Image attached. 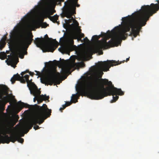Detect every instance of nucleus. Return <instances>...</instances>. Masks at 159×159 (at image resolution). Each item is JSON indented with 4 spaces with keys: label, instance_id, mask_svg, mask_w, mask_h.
Wrapping results in <instances>:
<instances>
[{
    "label": "nucleus",
    "instance_id": "obj_7",
    "mask_svg": "<svg viewBox=\"0 0 159 159\" xmlns=\"http://www.w3.org/2000/svg\"><path fill=\"white\" fill-rule=\"evenodd\" d=\"M119 64L117 61L113 60L99 62L96 66L94 67L92 72L94 76L101 78L103 74V71H107L111 66Z\"/></svg>",
    "mask_w": 159,
    "mask_h": 159
},
{
    "label": "nucleus",
    "instance_id": "obj_30",
    "mask_svg": "<svg viewBox=\"0 0 159 159\" xmlns=\"http://www.w3.org/2000/svg\"><path fill=\"white\" fill-rule=\"evenodd\" d=\"M41 25H42V27H44V28H45V27H47V25H47V23H46V22H43L41 24Z\"/></svg>",
    "mask_w": 159,
    "mask_h": 159
},
{
    "label": "nucleus",
    "instance_id": "obj_5",
    "mask_svg": "<svg viewBox=\"0 0 159 159\" xmlns=\"http://www.w3.org/2000/svg\"><path fill=\"white\" fill-rule=\"evenodd\" d=\"M14 77H16L17 80H20L22 83L27 82V86L30 91V93L35 97L34 98V102L37 100L38 103L39 104L43 101L48 100L49 99V96H47L46 95H40L41 91L38 89L36 85L32 82V80H29V76L28 75H26L25 76V80L18 74L15 75Z\"/></svg>",
    "mask_w": 159,
    "mask_h": 159
},
{
    "label": "nucleus",
    "instance_id": "obj_20",
    "mask_svg": "<svg viewBox=\"0 0 159 159\" xmlns=\"http://www.w3.org/2000/svg\"><path fill=\"white\" fill-rule=\"evenodd\" d=\"M1 89L5 94H8L9 89L5 85H3L1 87Z\"/></svg>",
    "mask_w": 159,
    "mask_h": 159
},
{
    "label": "nucleus",
    "instance_id": "obj_10",
    "mask_svg": "<svg viewBox=\"0 0 159 159\" xmlns=\"http://www.w3.org/2000/svg\"><path fill=\"white\" fill-rule=\"evenodd\" d=\"M32 33L26 36H21L17 41L18 45L20 48H28L33 40Z\"/></svg>",
    "mask_w": 159,
    "mask_h": 159
},
{
    "label": "nucleus",
    "instance_id": "obj_11",
    "mask_svg": "<svg viewBox=\"0 0 159 159\" xmlns=\"http://www.w3.org/2000/svg\"><path fill=\"white\" fill-rule=\"evenodd\" d=\"M74 44V41L73 40H72L71 41L70 44H67L66 46H65L61 48H58V49L60 50V51L62 53H67L69 52V50L71 49L72 48V46H73Z\"/></svg>",
    "mask_w": 159,
    "mask_h": 159
},
{
    "label": "nucleus",
    "instance_id": "obj_15",
    "mask_svg": "<svg viewBox=\"0 0 159 159\" xmlns=\"http://www.w3.org/2000/svg\"><path fill=\"white\" fill-rule=\"evenodd\" d=\"M7 57L9 59V61L11 63H13L16 61L18 60L17 55L16 53H13L11 55H8Z\"/></svg>",
    "mask_w": 159,
    "mask_h": 159
},
{
    "label": "nucleus",
    "instance_id": "obj_24",
    "mask_svg": "<svg viewBox=\"0 0 159 159\" xmlns=\"http://www.w3.org/2000/svg\"><path fill=\"white\" fill-rule=\"evenodd\" d=\"M100 35L99 36H98L97 35H93L92 37V39L94 41H98L100 38Z\"/></svg>",
    "mask_w": 159,
    "mask_h": 159
},
{
    "label": "nucleus",
    "instance_id": "obj_3",
    "mask_svg": "<svg viewBox=\"0 0 159 159\" xmlns=\"http://www.w3.org/2000/svg\"><path fill=\"white\" fill-rule=\"evenodd\" d=\"M37 111L36 114L30 118L27 121L26 125L24 126L26 134L31 129L33 125L38 124H42L45 120L50 117L51 115V110L49 109L46 104H43L42 106L36 105Z\"/></svg>",
    "mask_w": 159,
    "mask_h": 159
},
{
    "label": "nucleus",
    "instance_id": "obj_33",
    "mask_svg": "<svg viewBox=\"0 0 159 159\" xmlns=\"http://www.w3.org/2000/svg\"><path fill=\"white\" fill-rule=\"evenodd\" d=\"M19 54L20 55V57L21 58H23L24 57V55L23 54H22L20 50H19Z\"/></svg>",
    "mask_w": 159,
    "mask_h": 159
},
{
    "label": "nucleus",
    "instance_id": "obj_44",
    "mask_svg": "<svg viewBox=\"0 0 159 159\" xmlns=\"http://www.w3.org/2000/svg\"><path fill=\"white\" fill-rule=\"evenodd\" d=\"M15 124H16L15 122H14V123H13V125H14Z\"/></svg>",
    "mask_w": 159,
    "mask_h": 159
},
{
    "label": "nucleus",
    "instance_id": "obj_26",
    "mask_svg": "<svg viewBox=\"0 0 159 159\" xmlns=\"http://www.w3.org/2000/svg\"><path fill=\"white\" fill-rule=\"evenodd\" d=\"M77 34L79 37L81 38L84 37V34L82 33L81 32V30L80 29L79 31V33L78 34Z\"/></svg>",
    "mask_w": 159,
    "mask_h": 159
},
{
    "label": "nucleus",
    "instance_id": "obj_38",
    "mask_svg": "<svg viewBox=\"0 0 159 159\" xmlns=\"http://www.w3.org/2000/svg\"><path fill=\"white\" fill-rule=\"evenodd\" d=\"M101 35L102 36H106L107 35V34L105 33L101 32Z\"/></svg>",
    "mask_w": 159,
    "mask_h": 159
},
{
    "label": "nucleus",
    "instance_id": "obj_29",
    "mask_svg": "<svg viewBox=\"0 0 159 159\" xmlns=\"http://www.w3.org/2000/svg\"><path fill=\"white\" fill-rule=\"evenodd\" d=\"M72 102L71 101L68 102H66L65 104L64 105H65V106H66V107L72 104Z\"/></svg>",
    "mask_w": 159,
    "mask_h": 159
},
{
    "label": "nucleus",
    "instance_id": "obj_39",
    "mask_svg": "<svg viewBox=\"0 0 159 159\" xmlns=\"http://www.w3.org/2000/svg\"><path fill=\"white\" fill-rule=\"evenodd\" d=\"M29 73L30 75L32 76H33L34 74V73L33 72H32L31 71L29 72Z\"/></svg>",
    "mask_w": 159,
    "mask_h": 159
},
{
    "label": "nucleus",
    "instance_id": "obj_37",
    "mask_svg": "<svg viewBox=\"0 0 159 159\" xmlns=\"http://www.w3.org/2000/svg\"><path fill=\"white\" fill-rule=\"evenodd\" d=\"M71 20L69 19L68 20H66V22L67 23H68L69 24H70L72 22Z\"/></svg>",
    "mask_w": 159,
    "mask_h": 159
},
{
    "label": "nucleus",
    "instance_id": "obj_45",
    "mask_svg": "<svg viewBox=\"0 0 159 159\" xmlns=\"http://www.w3.org/2000/svg\"><path fill=\"white\" fill-rule=\"evenodd\" d=\"M108 32H109V34H110V31L109 30H108Z\"/></svg>",
    "mask_w": 159,
    "mask_h": 159
},
{
    "label": "nucleus",
    "instance_id": "obj_34",
    "mask_svg": "<svg viewBox=\"0 0 159 159\" xmlns=\"http://www.w3.org/2000/svg\"><path fill=\"white\" fill-rule=\"evenodd\" d=\"M87 43H89L90 41L87 37H85L83 39V41Z\"/></svg>",
    "mask_w": 159,
    "mask_h": 159
},
{
    "label": "nucleus",
    "instance_id": "obj_31",
    "mask_svg": "<svg viewBox=\"0 0 159 159\" xmlns=\"http://www.w3.org/2000/svg\"><path fill=\"white\" fill-rule=\"evenodd\" d=\"M17 134L18 135V136L20 137L24 136V133L21 131L20 132L19 134Z\"/></svg>",
    "mask_w": 159,
    "mask_h": 159
},
{
    "label": "nucleus",
    "instance_id": "obj_23",
    "mask_svg": "<svg viewBox=\"0 0 159 159\" xmlns=\"http://www.w3.org/2000/svg\"><path fill=\"white\" fill-rule=\"evenodd\" d=\"M73 38L74 39H77L78 41H80L82 42H83V40H82L81 39V38L78 36L77 34H75L73 36Z\"/></svg>",
    "mask_w": 159,
    "mask_h": 159
},
{
    "label": "nucleus",
    "instance_id": "obj_14",
    "mask_svg": "<svg viewBox=\"0 0 159 159\" xmlns=\"http://www.w3.org/2000/svg\"><path fill=\"white\" fill-rule=\"evenodd\" d=\"M91 53V51L89 49L85 50L83 52L82 54L78 57L79 60H82L84 58H86L90 56Z\"/></svg>",
    "mask_w": 159,
    "mask_h": 159
},
{
    "label": "nucleus",
    "instance_id": "obj_8",
    "mask_svg": "<svg viewBox=\"0 0 159 159\" xmlns=\"http://www.w3.org/2000/svg\"><path fill=\"white\" fill-rule=\"evenodd\" d=\"M45 37L47 39L42 37L37 38L34 41V43L38 47L43 48L45 52H53L57 48V45L53 42H49V40L52 39L49 38L47 34H46Z\"/></svg>",
    "mask_w": 159,
    "mask_h": 159
},
{
    "label": "nucleus",
    "instance_id": "obj_18",
    "mask_svg": "<svg viewBox=\"0 0 159 159\" xmlns=\"http://www.w3.org/2000/svg\"><path fill=\"white\" fill-rule=\"evenodd\" d=\"M7 37L4 36L3 38H2L0 41V49L2 50L5 45L6 42V40Z\"/></svg>",
    "mask_w": 159,
    "mask_h": 159
},
{
    "label": "nucleus",
    "instance_id": "obj_40",
    "mask_svg": "<svg viewBox=\"0 0 159 159\" xmlns=\"http://www.w3.org/2000/svg\"><path fill=\"white\" fill-rule=\"evenodd\" d=\"M129 57L126 58V61L127 62L128 61H129Z\"/></svg>",
    "mask_w": 159,
    "mask_h": 159
},
{
    "label": "nucleus",
    "instance_id": "obj_49",
    "mask_svg": "<svg viewBox=\"0 0 159 159\" xmlns=\"http://www.w3.org/2000/svg\"><path fill=\"white\" fill-rule=\"evenodd\" d=\"M38 72L39 74H40V73H39V72Z\"/></svg>",
    "mask_w": 159,
    "mask_h": 159
},
{
    "label": "nucleus",
    "instance_id": "obj_12",
    "mask_svg": "<svg viewBox=\"0 0 159 159\" xmlns=\"http://www.w3.org/2000/svg\"><path fill=\"white\" fill-rule=\"evenodd\" d=\"M9 101V97L4 96L2 97V101L0 102V106H1L2 107L0 108V114L4 111L6 104Z\"/></svg>",
    "mask_w": 159,
    "mask_h": 159
},
{
    "label": "nucleus",
    "instance_id": "obj_41",
    "mask_svg": "<svg viewBox=\"0 0 159 159\" xmlns=\"http://www.w3.org/2000/svg\"><path fill=\"white\" fill-rule=\"evenodd\" d=\"M103 53V52L102 51H101L100 53V54H102Z\"/></svg>",
    "mask_w": 159,
    "mask_h": 159
},
{
    "label": "nucleus",
    "instance_id": "obj_48",
    "mask_svg": "<svg viewBox=\"0 0 159 159\" xmlns=\"http://www.w3.org/2000/svg\"><path fill=\"white\" fill-rule=\"evenodd\" d=\"M53 13H52L51 14V15H52L53 14Z\"/></svg>",
    "mask_w": 159,
    "mask_h": 159
},
{
    "label": "nucleus",
    "instance_id": "obj_9",
    "mask_svg": "<svg viewBox=\"0 0 159 159\" xmlns=\"http://www.w3.org/2000/svg\"><path fill=\"white\" fill-rule=\"evenodd\" d=\"M78 0H70L68 2H65V5L63 9V16L68 18H71V21L74 22V19L72 16L76 14V5Z\"/></svg>",
    "mask_w": 159,
    "mask_h": 159
},
{
    "label": "nucleus",
    "instance_id": "obj_46",
    "mask_svg": "<svg viewBox=\"0 0 159 159\" xmlns=\"http://www.w3.org/2000/svg\"><path fill=\"white\" fill-rule=\"evenodd\" d=\"M54 61H57V62H59V61H56V60H54Z\"/></svg>",
    "mask_w": 159,
    "mask_h": 159
},
{
    "label": "nucleus",
    "instance_id": "obj_47",
    "mask_svg": "<svg viewBox=\"0 0 159 159\" xmlns=\"http://www.w3.org/2000/svg\"><path fill=\"white\" fill-rule=\"evenodd\" d=\"M26 71H27V72H29V70H26Z\"/></svg>",
    "mask_w": 159,
    "mask_h": 159
},
{
    "label": "nucleus",
    "instance_id": "obj_35",
    "mask_svg": "<svg viewBox=\"0 0 159 159\" xmlns=\"http://www.w3.org/2000/svg\"><path fill=\"white\" fill-rule=\"evenodd\" d=\"M34 125V128L35 130L38 129H39L40 128L39 126L38 125H36V124H35V125Z\"/></svg>",
    "mask_w": 159,
    "mask_h": 159
},
{
    "label": "nucleus",
    "instance_id": "obj_21",
    "mask_svg": "<svg viewBox=\"0 0 159 159\" xmlns=\"http://www.w3.org/2000/svg\"><path fill=\"white\" fill-rule=\"evenodd\" d=\"M75 59H74L73 60V61H75ZM74 64L75 65L79 67H84L85 65V64L83 62L75 63V62H74Z\"/></svg>",
    "mask_w": 159,
    "mask_h": 159
},
{
    "label": "nucleus",
    "instance_id": "obj_25",
    "mask_svg": "<svg viewBox=\"0 0 159 159\" xmlns=\"http://www.w3.org/2000/svg\"><path fill=\"white\" fill-rule=\"evenodd\" d=\"M16 32L15 31H13L12 33L11 34V37L13 39H15L16 36Z\"/></svg>",
    "mask_w": 159,
    "mask_h": 159
},
{
    "label": "nucleus",
    "instance_id": "obj_43",
    "mask_svg": "<svg viewBox=\"0 0 159 159\" xmlns=\"http://www.w3.org/2000/svg\"><path fill=\"white\" fill-rule=\"evenodd\" d=\"M43 19H42V20H41V22H43Z\"/></svg>",
    "mask_w": 159,
    "mask_h": 159
},
{
    "label": "nucleus",
    "instance_id": "obj_32",
    "mask_svg": "<svg viewBox=\"0 0 159 159\" xmlns=\"http://www.w3.org/2000/svg\"><path fill=\"white\" fill-rule=\"evenodd\" d=\"M53 2L55 3H57V2H58L59 3H60L61 2H63V0H53Z\"/></svg>",
    "mask_w": 159,
    "mask_h": 159
},
{
    "label": "nucleus",
    "instance_id": "obj_16",
    "mask_svg": "<svg viewBox=\"0 0 159 159\" xmlns=\"http://www.w3.org/2000/svg\"><path fill=\"white\" fill-rule=\"evenodd\" d=\"M17 108L19 109V111H20L24 107L26 108L29 107L30 105L21 102H19L17 104Z\"/></svg>",
    "mask_w": 159,
    "mask_h": 159
},
{
    "label": "nucleus",
    "instance_id": "obj_36",
    "mask_svg": "<svg viewBox=\"0 0 159 159\" xmlns=\"http://www.w3.org/2000/svg\"><path fill=\"white\" fill-rule=\"evenodd\" d=\"M62 106V107H61L60 108V110L61 112H62V110L63 109H64L66 107V106H65V105H63Z\"/></svg>",
    "mask_w": 159,
    "mask_h": 159
},
{
    "label": "nucleus",
    "instance_id": "obj_42",
    "mask_svg": "<svg viewBox=\"0 0 159 159\" xmlns=\"http://www.w3.org/2000/svg\"><path fill=\"white\" fill-rule=\"evenodd\" d=\"M76 6L77 7H79L80 6V5L77 4Z\"/></svg>",
    "mask_w": 159,
    "mask_h": 159
},
{
    "label": "nucleus",
    "instance_id": "obj_19",
    "mask_svg": "<svg viewBox=\"0 0 159 159\" xmlns=\"http://www.w3.org/2000/svg\"><path fill=\"white\" fill-rule=\"evenodd\" d=\"M49 18L53 22L57 23L58 24H59V22L57 21L58 18V16L57 15H55L53 16H49Z\"/></svg>",
    "mask_w": 159,
    "mask_h": 159
},
{
    "label": "nucleus",
    "instance_id": "obj_17",
    "mask_svg": "<svg viewBox=\"0 0 159 159\" xmlns=\"http://www.w3.org/2000/svg\"><path fill=\"white\" fill-rule=\"evenodd\" d=\"M26 71L22 72L20 73V75H21L22 76H20V77H22V78H23L24 79V80H25V75L24 76H23V75H24V74H25V73H26ZM17 74H18V73H17L16 74V75H17ZM19 75H20L19 74ZM15 75H13V77H12V78H11V82L12 83V84H14V83H15V81H16V80H18V81H20V82H21V83H22L21 82L20 80H17V79H16V77H14V76Z\"/></svg>",
    "mask_w": 159,
    "mask_h": 159
},
{
    "label": "nucleus",
    "instance_id": "obj_1",
    "mask_svg": "<svg viewBox=\"0 0 159 159\" xmlns=\"http://www.w3.org/2000/svg\"><path fill=\"white\" fill-rule=\"evenodd\" d=\"M158 4L152 3L150 6H144L139 11L133 13L131 16L122 18L124 19L121 30L118 35L112 38L107 43L106 39L102 41H99V44L95 47L93 51L98 53L102 49L108 48L111 47L117 46L120 38L125 40L128 36L126 33L129 31L131 28L130 34H132L135 38L139 34L140 29L142 26H144L150 17L152 16L159 10V0H156Z\"/></svg>",
    "mask_w": 159,
    "mask_h": 159
},
{
    "label": "nucleus",
    "instance_id": "obj_6",
    "mask_svg": "<svg viewBox=\"0 0 159 159\" xmlns=\"http://www.w3.org/2000/svg\"><path fill=\"white\" fill-rule=\"evenodd\" d=\"M67 72V70L66 68L61 69V74L56 71V70L54 69L51 71L47 76H45L41 79V82L45 85H52L53 83L54 85L59 84L60 79L62 77V75L66 74Z\"/></svg>",
    "mask_w": 159,
    "mask_h": 159
},
{
    "label": "nucleus",
    "instance_id": "obj_2",
    "mask_svg": "<svg viewBox=\"0 0 159 159\" xmlns=\"http://www.w3.org/2000/svg\"><path fill=\"white\" fill-rule=\"evenodd\" d=\"M80 95L77 96L73 94L71 100L73 102H78L77 99L80 96L85 94L89 98L94 100H99L108 96H113L111 103L115 102L119 98L118 95H123L124 92L120 89L115 87L112 82L106 79H99L96 78L91 79L85 82L82 88L79 89Z\"/></svg>",
    "mask_w": 159,
    "mask_h": 159
},
{
    "label": "nucleus",
    "instance_id": "obj_27",
    "mask_svg": "<svg viewBox=\"0 0 159 159\" xmlns=\"http://www.w3.org/2000/svg\"><path fill=\"white\" fill-rule=\"evenodd\" d=\"M118 29V27H115L113 29L111 30V32L112 33H116Z\"/></svg>",
    "mask_w": 159,
    "mask_h": 159
},
{
    "label": "nucleus",
    "instance_id": "obj_22",
    "mask_svg": "<svg viewBox=\"0 0 159 159\" xmlns=\"http://www.w3.org/2000/svg\"><path fill=\"white\" fill-rule=\"evenodd\" d=\"M0 57L1 59L4 60L7 57V55L4 52H1L0 53Z\"/></svg>",
    "mask_w": 159,
    "mask_h": 159
},
{
    "label": "nucleus",
    "instance_id": "obj_28",
    "mask_svg": "<svg viewBox=\"0 0 159 159\" xmlns=\"http://www.w3.org/2000/svg\"><path fill=\"white\" fill-rule=\"evenodd\" d=\"M74 23V24L76 26H78L79 25V24L78 22H77V21L76 20H74V22H73ZM74 24H72V25H73Z\"/></svg>",
    "mask_w": 159,
    "mask_h": 159
},
{
    "label": "nucleus",
    "instance_id": "obj_4",
    "mask_svg": "<svg viewBox=\"0 0 159 159\" xmlns=\"http://www.w3.org/2000/svg\"><path fill=\"white\" fill-rule=\"evenodd\" d=\"M10 122L8 121H4L1 125L0 130L2 134L5 135L4 136H0V144L1 143H9L10 142L14 143L17 141L19 142L23 143L24 140L21 138L16 133H13L9 137L6 134H11L13 129L10 127Z\"/></svg>",
    "mask_w": 159,
    "mask_h": 159
},
{
    "label": "nucleus",
    "instance_id": "obj_13",
    "mask_svg": "<svg viewBox=\"0 0 159 159\" xmlns=\"http://www.w3.org/2000/svg\"><path fill=\"white\" fill-rule=\"evenodd\" d=\"M41 25V24L39 22L33 21L28 24L27 27L29 29H32L34 30L36 28H39Z\"/></svg>",
    "mask_w": 159,
    "mask_h": 159
}]
</instances>
